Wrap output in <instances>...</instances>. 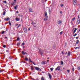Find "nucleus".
I'll use <instances>...</instances> for the list:
<instances>
[{
  "label": "nucleus",
  "mask_w": 80,
  "mask_h": 80,
  "mask_svg": "<svg viewBox=\"0 0 80 80\" xmlns=\"http://www.w3.org/2000/svg\"><path fill=\"white\" fill-rule=\"evenodd\" d=\"M16 21H18L19 20V18H16Z\"/></svg>",
  "instance_id": "nucleus-20"
},
{
  "label": "nucleus",
  "mask_w": 80,
  "mask_h": 80,
  "mask_svg": "<svg viewBox=\"0 0 80 80\" xmlns=\"http://www.w3.org/2000/svg\"><path fill=\"white\" fill-rule=\"evenodd\" d=\"M42 64H46V63H45V62L43 61L42 62Z\"/></svg>",
  "instance_id": "nucleus-26"
},
{
  "label": "nucleus",
  "mask_w": 80,
  "mask_h": 80,
  "mask_svg": "<svg viewBox=\"0 0 80 80\" xmlns=\"http://www.w3.org/2000/svg\"><path fill=\"white\" fill-rule=\"evenodd\" d=\"M31 70H33L34 69V68H33L32 66H31Z\"/></svg>",
  "instance_id": "nucleus-21"
},
{
  "label": "nucleus",
  "mask_w": 80,
  "mask_h": 80,
  "mask_svg": "<svg viewBox=\"0 0 80 80\" xmlns=\"http://www.w3.org/2000/svg\"><path fill=\"white\" fill-rule=\"evenodd\" d=\"M77 28H74L72 30V33L74 34L76 32V31H77Z\"/></svg>",
  "instance_id": "nucleus-1"
},
{
  "label": "nucleus",
  "mask_w": 80,
  "mask_h": 80,
  "mask_svg": "<svg viewBox=\"0 0 80 80\" xmlns=\"http://www.w3.org/2000/svg\"><path fill=\"white\" fill-rule=\"evenodd\" d=\"M79 80H80V79H79Z\"/></svg>",
  "instance_id": "nucleus-64"
},
{
  "label": "nucleus",
  "mask_w": 80,
  "mask_h": 80,
  "mask_svg": "<svg viewBox=\"0 0 80 80\" xmlns=\"http://www.w3.org/2000/svg\"><path fill=\"white\" fill-rule=\"evenodd\" d=\"M32 80H35V79H33Z\"/></svg>",
  "instance_id": "nucleus-63"
},
{
  "label": "nucleus",
  "mask_w": 80,
  "mask_h": 80,
  "mask_svg": "<svg viewBox=\"0 0 80 80\" xmlns=\"http://www.w3.org/2000/svg\"><path fill=\"white\" fill-rule=\"evenodd\" d=\"M49 12L50 13L51 12V9H49Z\"/></svg>",
  "instance_id": "nucleus-30"
},
{
  "label": "nucleus",
  "mask_w": 80,
  "mask_h": 80,
  "mask_svg": "<svg viewBox=\"0 0 80 80\" xmlns=\"http://www.w3.org/2000/svg\"><path fill=\"white\" fill-rule=\"evenodd\" d=\"M35 68L36 70H38H38H39V71H41V69H40V68H39L38 67H35Z\"/></svg>",
  "instance_id": "nucleus-4"
},
{
  "label": "nucleus",
  "mask_w": 80,
  "mask_h": 80,
  "mask_svg": "<svg viewBox=\"0 0 80 80\" xmlns=\"http://www.w3.org/2000/svg\"><path fill=\"white\" fill-rule=\"evenodd\" d=\"M80 48V47H76L75 49H77V48Z\"/></svg>",
  "instance_id": "nucleus-37"
},
{
  "label": "nucleus",
  "mask_w": 80,
  "mask_h": 80,
  "mask_svg": "<svg viewBox=\"0 0 80 80\" xmlns=\"http://www.w3.org/2000/svg\"><path fill=\"white\" fill-rule=\"evenodd\" d=\"M5 15V12H4L3 13V15Z\"/></svg>",
  "instance_id": "nucleus-42"
},
{
  "label": "nucleus",
  "mask_w": 80,
  "mask_h": 80,
  "mask_svg": "<svg viewBox=\"0 0 80 80\" xmlns=\"http://www.w3.org/2000/svg\"><path fill=\"white\" fill-rule=\"evenodd\" d=\"M77 22L78 23H80V19L78 18V21H77Z\"/></svg>",
  "instance_id": "nucleus-10"
},
{
  "label": "nucleus",
  "mask_w": 80,
  "mask_h": 80,
  "mask_svg": "<svg viewBox=\"0 0 80 80\" xmlns=\"http://www.w3.org/2000/svg\"><path fill=\"white\" fill-rule=\"evenodd\" d=\"M61 65H63V62L62 61H61Z\"/></svg>",
  "instance_id": "nucleus-28"
},
{
  "label": "nucleus",
  "mask_w": 80,
  "mask_h": 80,
  "mask_svg": "<svg viewBox=\"0 0 80 80\" xmlns=\"http://www.w3.org/2000/svg\"><path fill=\"white\" fill-rule=\"evenodd\" d=\"M17 45H20V43L17 44Z\"/></svg>",
  "instance_id": "nucleus-60"
},
{
  "label": "nucleus",
  "mask_w": 80,
  "mask_h": 80,
  "mask_svg": "<svg viewBox=\"0 0 80 80\" xmlns=\"http://www.w3.org/2000/svg\"><path fill=\"white\" fill-rule=\"evenodd\" d=\"M62 33H63V32H62H62H60V35H62Z\"/></svg>",
  "instance_id": "nucleus-33"
},
{
  "label": "nucleus",
  "mask_w": 80,
  "mask_h": 80,
  "mask_svg": "<svg viewBox=\"0 0 80 80\" xmlns=\"http://www.w3.org/2000/svg\"><path fill=\"white\" fill-rule=\"evenodd\" d=\"M1 72H2V70H0V72L1 73Z\"/></svg>",
  "instance_id": "nucleus-47"
},
{
  "label": "nucleus",
  "mask_w": 80,
  "mask_h": 80,
  "mask_svg": "<svg viewBox=\"0 0 80 80\" xmlns=\"http://www.w3.org/2000/svg\"><path fill=\"white\" fill-rule=\"evenodd\" d=\"M10 20V18H7L6 19V21H8Z\"/></svg>",
  "instance_id": "nucleus-18"
},
{
  "label": "nucleus",
  "mask_w": 80,
  "mask_h": 80,
  "mask_svg": "<svg viewBox=\"0 0 80 80\" xmlns=\"http://www.w3.org/2000/svg\"><path fill=\"white\" fill-rule=\"evenodd\" d=\"M19 39H20V38L18 37L17 38V41H18L19 40Z\"/></svg>",
  "instance_id": "nucleus-32"
},
{
  "label": "nucleus",
  "mask_w": 80,
  "mask_h": 80,
  "mask_svg": "<svg viewBox=\"0 0 80 80\" xmlns=\"http://www.w3.org/2000/svg\"><path fill=\"white\" fill-rule=\"evenodd\" d=\"M5 38H7V39H8V38H7V37H5Z\"/></svg>",
  "instance_id": "nucleus-51"
},
{
  "label": "nucleus",
  "mask_w": 80,
  "mask_h": 80,
  "mask_svg": "<svg viewBox=\"0 0 80 80\" xmlns=\"http://www.w3.org/2000/svg\"><path fill=\"white\" fill-rule=\"evenodd\" d=\"M30 28H29L28 29V31H30Z\"/></svg>",
  "instance_id": "nucleus-45"
},
{
  "label": "nucleus",
  "mask_w": 80,
  "mask_h": 80,
  "mask_svg": "<svg viewBox=\"0 0 80 80\" xmlns=\"http://www.w3.org/2000/svg\"><path fill=\"white\" fill-rule=\"evenodd\" d=\"M78 18H79H79H80V16L79 15L78 16Z\"/></svg>",
  "instance_id": "nucleus-46"
},
{
  "label": "nucleus",
  "mask_w": 80,
  "mask_h": 80,
  "mask_svg": "<svg viewBox=\"0 0 80 80\" xmlns=\"http://www.w3.org/2000/svg\"><path fill=\"white\" fill-rule=\"evenodd\" d=\"M77 33H78V32H77L75 34V35H73V37H75V36L77 35Z\"/></svg>",
  "instance_id": "nucleus-23"
},
{
  "label": "nucleus",
  "mask_w": 80,
  "mask_h": 80,
  "mask_svg": "<svg viewBox=\"0 0 80 80\" xmlns=\"http://www.w3.org/2000/svg\"><path fill=\"white\" fill-rule=\"evenodd\" d=\"M21 26V24H19V26L17 27V28H19V27H20Z\"/></svg>",
  "instance_id": "nucleus-31"
},
{
  "label": "nucleus",
  "mask_w": 80,
  "mask_h": 80,
  "mask_svg": "<svg viewBox=\"0 0 80 80\" xmlns=\"http://www.w3.org/2000/svg\"><path fill=\"white\" fill-rule=\"evenodd\" d=\"M75 18H72V20L73 21V20H75Z\"/></svg>",
  "instance_id": "nucleus-35"
},
{
  "label": "nucleus",
  "mask_w": 80,
  "mask_h": 80,
  "mask_svg": "<svg viewBox=\"0 0 80 80\" xmlns=\"http://www.w3.org/2000/svg\"><path fill=\"white\" fill-rule=\"evenodd\" d=\"M48 17H47L46 18H44V20H47L48 19Z\"/></svg>",
  "instance_id": "nucleus-19"
},
{
  "label": "nucleus",
  "mask_w": 80,
  "mask_h": 80,
  "mask_svg": "<svg viewBox=\"0 0 80 80\" xmlns=\"http://www.w3.org/2000/svg\"><path fill=\"white\" fill-rule=\"evenodd\" d=\"M70 52V51H68V56L69 57H70V55L71 54Z\"/></svg>",
  "instance_id": "nucleus-8"
},
{
  "label": "nucleus",
  "mask_w": 80,
  "mask_h": 80,
  "mask_svg": "<svg viewBox=\"0 0 80 80\" xmlns=\"http://www.w3.org/2000/svg\"><path fill=\"white\" fill-rule=\"evenodd\" d=\"M15 72H17V70H15Z\"/></svg>",
  "instance_id": "nucleus-59"
},
{
  "label": "nucleus",
  "mask_w": 80,
  "mask_h": 80,
  "mask_svg": "<svg viewBox=\"0 0 80 80\" xmlns=\"http://www.w3.org/2000/svg\"><path fill=\"white\" fill-rule=\"evenodd\" d=\"M48 59H49V58H48Z\"/></svg>",
  "instance_id": "nucleus-61"
},
{
  "label": "nucleus",
  "mask_w": 80,
  "mask_h": 80,
  "mask_svg": "<svg viewBox=\"0 0 80 80\" xmlns=\"http://www.w3.org/2000/svg\"><path fill=\"white\" fill-rule=\"evenodd\" d=\"M38 49L39 50V51H40V50L39 48H38Z\"/></svg>",
  "instance_id": "nucleus-57"
},
{
  "label": "nucleus",
  "mask_w": 80,
  "mask_h": 80,
  "mask_svg": "<svg viewBox=\"0 0 80 80\" xmlns=\"http://www.w3.org/2000/svg\"><path fill=\"white\" fill-rule=\"evenodd\" d=\"M25 45V43L23 42L22 43V45Z\"/></svg>",
  "instance_id": "nucleus-44"
},
{
  "label": "nucleus",
  "mask_w": 80,
  "mask_h": 80,
  "mask_svg": "<svg viewBox=\"0 0 80 80\" xmlns=\"http://www.w3.org/2000/svg\"><path fill=\"white\" fill-rule=\"evenodd\" d=\"M41 80H45V79L44 78V77H42L41 78Z\"/></svg>",
  "instance_id": "nucleus-22"
},
{
  "label": "nucleus",
  "mask_w": 80,
  "mask_h": 80,
  "mask_svg": "<svg viewBox=\"0 0 80 80\" xmlns=\"http://www.w3.org/2000/svg\"><path fill=\"white\" fill-rule=\"evenodd\" d=\"M3 3H7V1H4L2 2Z\"/></svg>",
  "instance_id": "nucleus-24"
},
{
  "label": "nucleus",
  "mask_w": 80,
  "mask_h": 80,
  "mask_svg": "<svg viewBox=\"0 0 80 80\" xmlns=\"http://www.w3.org/2000/svg\"><path fill=\"white\" fill-rule=\"evenodd\" d=\"M33 24H36V23H33Z\"/></svg>",
  "instance_id": "nucleus-62"
},
{
  "label": "nucleus",
  "mask_w": 80,
  "mask_h": 80,
  "mask_svg": "<svg viewBox=\"0 0 80 80\" xmlns=\"http://www.w3.org/2000/svg\"><path fill=\"white\" fill-rule=\"evenodd\" d=\"M17 13H18V11H16Z\"/></svg>",
  "instance_id": "nucleus-49"
},
{
  "label": "nucleus",
  "mask_w": 80,
  "mask_h": 80,
  "mask_svg": "<svg viewBox=\"0 0 80 80\" xmlns=\"http://www.w3.org/2000/svg\"><path fill=\"white\" fill-rule=\"evenodd\" d=\"M29 11L30 12H33V11H32V9L31 8H29Z\"/></svg>",
  "instance_id": "nucleus-13"
},
{
  "label": "nucleus",
  "mask_w": 80,
  "mask_h": 80,
  "mask_svg": "<svg viewBox=\"0 0 80 80\" xmlns=\"http://www.w3.org/2000/svg\"><path fill=\"white\" fill-rule=\"evenodd\" d=\"M78 70H80V67H78Z\"/></svg>",
  "instance_id": "nucleus-39"
},
{
  "label": "nucleus",
  "mask_w": 80,
  "mask_h": 80,
  "mask_svg": "<svg viewBox=\"0 0 80 80\" xmlns=\"http://www.w3.org/2000/svg\"><path fill=\"white\" fill-rule=\"evenodd\" d=\"M60 13H62V12L60 11Z\"/></svg>",
  "instance_id": "nucleus-50"
},
{
  "label": "nucleus",
  "mask_w": 80,
  "mask_h": 80,
  "mask_svg": "<svg viewBox=\"0 0 80 80\" xmlns=\"http://www.w3.org/2000/svg\"><path fill=\"white\" fill-rule=\"evenodd\" d=\"M47 62H49V60H47Z\"/></svg>",
  "instance_id": "nucleus-56"
},
{
  "label": "nucleus",
  "mask_w": 80,
  "mask_h": 80,
  "mask_svg": "<svg viewBox=\"0 0 80 80\" xmlns=\"http://www.w3.org/2000/svg\"><path fill=\"white\" fill-rule=\"evenodd\" d=\"M76 38V39H78V37H77Z\"/></svg>",
  "instance_id": "nucleus-55"
},
{
  "label": "nucleus",
  "mask_w": 80,
  "mask_h": 80,
  "mask_svg": "<svg viewBox=\"0 0 80 80\" xmlns=\"http://www.w3.org/2000/svg\"><path fill=\"white\" fill-rule=\"evenodd\" d=\"M40 53L41 55H42V54H43V53H44L43 52V51H40Z\"/></svg>",
  "instance_id": "nucleus-9"
},
{
  "label": "nucleus",
  "mask_w": 80,
  "mask_h": 80,
  "mask_svg": "<svg viewBox=\"0 0 80 80\" xmlns=\"http://www.w3.org/2000/svg\"><path fill=\"white\" fill-rule=\"evenodd\" d=\"M7 52H9V50H6Z\"/></svg>",
  "instance_id": "nucleus-40"
},
{
  "label": "nucleus",
  "mask_w": 80,
  "mask_h": 80,
  "mask_svg": "<svg viewBox=\"0 0 80 80\" xmlns=\"http://www.w3.org/2000/svg\"><path fill=\"white\" fill-rule=\"evenodd\" d=\"M3 47L4 48H6V45H4L3 46Z\"/></svg>",
  "instance_id": "nucleus-36"
},
{
  "label": "nucleus",
  "mask_w": 80,
  "mask_h": 80,
  "mask_svg": "<svg viewBox=\"0 0 80 80\" xmlns=\"http://www.w3.org/2000/svg\"><path fill=\"white\" fill-rule=\"evenodd\" d=\"M25 60L26 61H28V58H27V57H26L25 58Z\"/></svg>",
  "instance_id": "nucleus-16"
},
{
  "label": "nucleus",
  "mask_w": 80,
  "mask_h": 80,
  "mask_svg": "<svg viewBox=\"0 0 80 80\" xmlns=\"http://www.w3.org/2000/svg\"><path fill=\"white\" fill-rule=\"evenodd\" d=\"M67 71L68 73L70 72V70H68Z\"/></svg>",
  "instance_id": "nucleus-43"
},
{
  "label": "nucleus",
  "mask_w": 80,
  "mask_h": 80,
  "mask_svg": "<svg viewBox=\"0 0 80 80\" xmlns=\"http://www.w3.org/2000/svg\"><path fill=\"white\" fill-rule=\"evenodd\" d=\"M45 17H47V13L46 12H45Z\"/></svg>",
  "instance_id": "nucleus-14"
},
{
  "label": "nucleus",
  "mask_w": 80,
  "mask_h": 80,
  "mask_svg": "<svg viewBox=\"0 0 80 80\" xmlns=\"http://www.w3.org/2000/svg\"><path fill=\"white\" fill-rule=\"evenodd\" d=\"M5 33V31H3L2 33L1 34H3V33Z\"/></svg>",
  "instance_id": "nucleus-29"
},
{
  "label": "nucleus",
  "mask_w": 80,
  "mask_h": 80,
  "mask_svg": "<svg viewBox=\"0 0 80 80\" xmlns=\"http://www.w3.org/2000/svg\"><path fill=\"white\" fill-rule=\"evenodd\" d=\"M61 23L62 22H61V21H59L58 22V24H61Z\"/></svg>",
  "instance_id": "nucleus-15"
},
{
  "label": "nucleus",
  "mask_w": 80,
  "mask_h": 80,
  "mask_svg": "<svg viewBox=\"0 0 80 80\" xmlns=\"http://www.w3.org/2000/svg\"><path fill=\"white\" fill-rule=\"evenodd\" d=\"M61 7H63V4H61Z\"/></svg>",
  "instance_id": "nucleus-34"
},
{
  "label": "nucleus",
  "mask_w": 80,
  "mask_h": 80,
  "mask_svg": "<svg viewBox=\"0 0 80 80\" xmlns=\"http://www.w3.org/2000/svg\"><path fill=\"white\" fill-rule=\"evenodd\" d=\"M72 71H73V72H74V70H75V69H74V68H72Z\"/></svg>",
  "instance_id": "nucleus-41"
},
{
  "label": "nucleus",
  "mask_w": 80,
  "mask_h": 80,
  "mask_svg": "<svg viewBox=\"0 0 80 80\" xmlns=\"http://www.w3.org/2000/svg\"><path fill=\"white\" fill-rule=\"evenodd\" d=\"M60 66H58L56 68V69H55V70L56 71H57V70H58V71H61V70H60Z\"/></svg>",
  "instance_id": "nucleus-2"
},
{
  "label": "nucleus",
  "mask_w": 80,
  "mask_h": 80,
  "mask_svg": "<svg viewBox=\"0 0 80 80\" xmlns=\"http://www.w3.org/2000/svg\"><path fill=\"white\" fill-rule=\"evenodd\" d=\"M11 58H12V57H9V60H11Z\"/></svg>",
  "instance_id": "nucleus-38"
},
{
  "label": "nucleus",
  "mask_w": 80,
  "mask_h": 80,
  "mask_svg": "<svg viewBox=\"0 0 80 80\" xmlns=\"http://www.w3.org/2000/svg\"><path fill=\"white\" fill-rule=\"evenodd\" d=\"M77 0H73V3L74 4V5H76L77 4Z\"/></svg>",
  "instance_id": "nucleus-3"
},
{
  "label": "nucleus",
  "mask_w": 80,
  "mask_h": 80,
  "mask_svg": "<svg viewBox=\"0 0 80 80\" xmlns=\"http://www.w3.org/2000/svg\"><path fill=\"white\" fill-rule=\"evenodd\" d=\"M9 24L10 26H12V24H11V22H10V21H9Z\"/></svg>",
  "instance_id": "nucleus-17"
},
{
  "label": "nucleus",
  "mask_w": 80,
  "mask_h": 80,
  "mask_svg": "<svg viewBox=\"0 0 80 80\" xmlns=\"http://www.w3.org/2000/svg\"><path fill=\"white\" fill-rule=\"evenodd\" d=\"M4 20H5V21L6 20V18H4Z\"/></svg>",
  "instance_id": "nucleus-54"
},
{
  "label": "nucleus",
  "mask_w": 80,
  "mask_h": 80,
  "mask_svg": "<svg viewBox=\"0 0 80 80\" xmlns=\"http://www.w3.org/2000/svg\"><path fill=\"white\" fill-rule=\"evenodd\" d=\"M78 32H80V29H79V31H78Z\"/></svg>",
  "instance_id": "nucleus-58"
},
{
  "label": "nucleus",
  "mask_w": 80,
  "mask_h": 80,
  "mask_svg": "<svg viewBox=\"0 0 80 80\" xmlns=\"http://www.w3.org/2000/svg\"><path fill=\"white\" fill-rule=\"evenodd\" d=\"M78 43H79V40H77L76 41V44H78Z\"/></svg>",
  "instance_id": "nucleus-12"
},
{
  "label": "nucleus",
  "mask_w": 80,
  "mask_h": 80,
  "mask_svg": "<svg viewBox=\"0 0 80 80\" xmlns=\"http://www.w3.org/2000/svg\"><path fill=\"white\" fill-rule=\"evenodd\" d=\"M50 70H51V71H53V68H51Z\"/></svg>",
  "instance_id": "nucleus-27"
},
{
  "label": "nucleus",
  "mask_w": 80,
  "mask_h": 80,
  "mask_svg": "<svg viewBox=\"0 0 80 80\" xmlns=\"http://www.w3.org/2000/svg\"><path fill=\"white\" fill-rule=\"evenodd\" d=\"M22 53L23 55H25V52L23 51L22 52Z\"/></svg>",
  "instance_id": "nucleus-25"
},
{
  "label": "nucleus",
  "mask_w": 80,
  "mask_h": 80,
  "mask_svg": "<svg viewBox=\"0 0 80 80\" xmlns=\"http://www.w3.org/2000/svg\"><path fill=\"white\" fill-rule=\"evenodd\" d=\"M17 8H18V5H17L16 6H14V9L15 10H17Z\"/></svg>",
  "instance_id": "nucleus-7"
},
{
  "label": "nucleus",
  "mask_w": 80,
  "mask_h": 80,
  "mask_svg": "<svg viewBox=\"0 0 80 80\" xmlns=\"http://www.w3.org/2000/svg\"><path fill=\"white\" fill-rule=\"evenodd\" d=\"M23 30L25 33H27V29L26 28H24Z\"/></svg>",
  "instance_id": "nucleus-5"
},
{
  "label": "nucleus",
  "mask_w": 80,
  "mask_h": 80,
  "mask_svg": "<svg viewBox=\"0 0 80 80\" xmlns=\"http://www.w3.org/2000/svg\"><path fill=\"white\" fill-rule=\"evenodd\" d=\"M33 26L34 27H36V26H35V25L33 24Z\"/></svg>",
  "instance_id": "nucleus-48"
},
{
  "label": "nucleus",
  "mask_w": 80,
  "mask_h": 80,
  "mask_svg": "<svg viewBox=\"0 0 80 80\" xmlns=\"http://www.w3.org/2000/svg\"><path fill=\"white\" fill-rule=\"evenodd\" d=\"M48 76H49V78L50 79H51V78H52V76H51V75L49 73H48Z\"/></svg>",
  "instance_id": "nucleus-6"
},
{
  "label": "nucleus",
  "mask_w": 80,
  "mask_h": 80,
  "mask_svg": "<svg viewBox=\"0 0 80 80\" xmlns=\"http://www.w3.org/2000/svg\"><path fill=\"white\" fill-rule=\"evenodd\" d=\"M29 61H30L29 62L30 63H31V62H32V63H34V62H32L31 60V59H30V58H29Z\"/></svg>",
  "instance_id": "nucleus-11"
},
{
  "label": "nucleus",
  "mask_w": 80,
  "mask_h": 80,
  "mask_svg": "<svg viewBox=\"0 0 80 80\" xmlns=\"http://www.w3.org/2000/svg\"><path fill=\"white\" fill-rule=\"evenodd\" d=\"M14 0V2H17L16 0Z\"/></svg>",
  "instance_id": "nucleus-52"
},
{
  "label": "nucleus",
  "mask_w": 80,
  "mask_h": 80,
  "mask_svg": "<svg viewBox=\"0 0 80 80\" xmlns=\"http://www.w3.org/2000/svg\"><path fill=\"white\" fill-rule=\"evenodd\" d=\"M18 25V24H17L16 25V26H17V25Z\"/></svg>",
  "instance_id": "nucleus-53"
}]
</instances>
